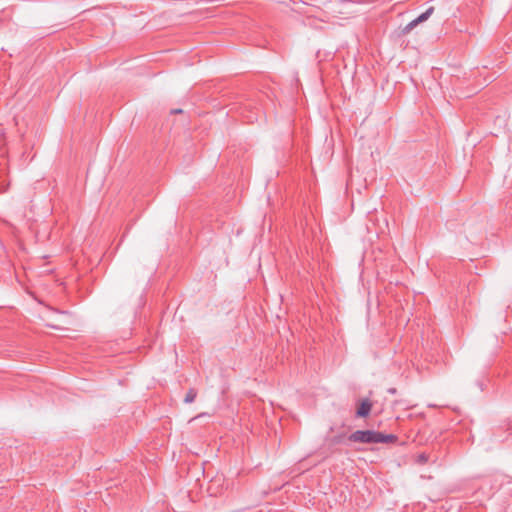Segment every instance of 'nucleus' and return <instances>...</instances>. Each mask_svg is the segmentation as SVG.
Segmentation results:
<instances>
[{"label":"nucleus","mask_w":512,"mask_h":512,"mask_svg":"<svg viewBox=\"0 0 512 512\" xmlns=\"http://www.w3.org/2000/svg\"><path fill=\"white\" fill-rule=\"evenodd\" d=\"M181 112H182V110H181V109H175V110H172V113H174V114L181 113Z\"/></svg>","instance_id":"obj_6"},{"label":"nucleus","mask_w":512,"mask_h":512,"mask_svg":"<svg viewBox=\"0 0 512 512\" xmlns=\"http://www.w3.org/2000/svg\"><path fill=\"white\" fill-rule=\"evenodd\" d=\"M348 440L354 443L377 444L392 443L396 437L392 434H384L374 430H357L351 433Z\"/></svg>","instance_id":"obj_1"},{"label":"nucleus","mask_w":512,"mask_h":512,"mask_svg":"<svg viewBox=\"0 0 512 512\" xmlns=\"http://www.w3.org/2000/svg\"><path fill=\"white\" fill-rule=\"evenodd\" d=\"M417 460L419 463H426L427 462V456L425 454H420L417 457Z\"/></svg>","instance_id":"obj_5"},{"label":"nucleus","mask_w":512,"mask_h":512,"mask_svg":"<svg viewBox=\"0 0 512 512\" xmlns=\"http://www.w3.org/2000/svg\"><path fill=\"white\" fill-rule=\"evenodd\" d=\"M197 393L194 390H189L184 398L186 403H191L195 400Z\"/></svg>","instance_id":"obj_4"},{"label":"nucleus","mask_w":512,"mask_h":512,"mask_svg":"<svg viewBox=\"0 0 512 512\" xmlns=\"http://www.w3.org/2000/svg\"><path fill=\"white\" fill-rule=\"evenodd\" d=\"M434 8L429 7L425 12H423L421 15H419L417 18L409 22L406 26L402 29V34L406 35L410 33L418 24L426 21L429 19V17L433 14Z\"/></svg>","instance_id":"obj_2"},{"label":"nucleus","mask_w":512,"mask_h":512,"mask_svg":"<svg viewBox=\"0 0 512 512\" xmlns=\"http://www.w3.org/2000/svg\"><path fill=\"white\" fill-rule=\"evenodd\" d=\"M371 408V402L369 400H363L357 409V416L366 417L370 413Z\"/></svg>","instance_id":"obj_3"}]
</instances>
